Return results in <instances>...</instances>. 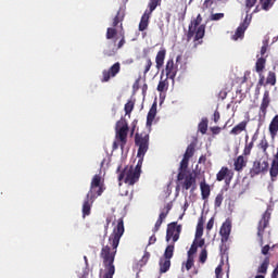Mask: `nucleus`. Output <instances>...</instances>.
<instances>
[{"instance_id":"1","label":"nucleus","mask_w":278,"mask_h":278,"mask_svg":"<svg viewBox=\"0 0 278 278\" xmlns=\"http://www.w3.org/2000/svg\"><path fill=\"white\" fill-rule=\"evenodd\" d=\"M113 225L114 228L109 237V243L106 245H102L100 252V257L103 260V266L106 270L103 278H114V274L116 273L114 260H116L121 238H123V233H125V222L123 220V217L114 222Z\"/></svg>"},{"instance_id":"2","label":"nucleus","mask_w":278,"mask_h":278,"mask_svg":"<svg viewBox=\"0 0 278 278\" xmlns=\"http://www.w3.org/2000/svg\"><path fill=\"white\" fill-rule=\"evenodd\" d=\"M104 190L103 184L101 182V175H94L90 184V189L83 203V218L90 216L92 204L103 194Z\"/></svg>"},{"instance_id":"3","label":"nucleus","mask_w":278,"mask_h":278,"mask_svg":"<svg viewBox=\"0 0 278 278\" xmlns=\"http://www.w3.org/2000/svg\"><path fill=\"white\" fill-rule=\"evenodd\" d=\"M190 159L186 156L182 157L177 175V181H180L182 190H190L194 192L197 190V176H193L192 173L188 172V164Z\"/></svg>"},{"instance_id":"4","label":"nucleus","mask_w":278,"mask_h":278,"mask_svg":"<svg viewBox=\"0 0 278 278\" xmlns=\"http://www.w3.org/2000/svg\"><path fill=\"white\" fill-rule=\"evenodd\" d=\"M203 23V16L198 14L195 18L191 20L187 33V39L192 40L194 38V42H199V40H203L205 37V24Z\"/></svg>"},{"instance_id":"5","label":"nucleus","mask_w":278,"mask_h":278,"mask_svg":"<svg viewBox=\"0 0 278 278\" xmlns=\"http://www.w3.org/2000/svg\"><path fill=\"white\" fill-rule=\"evenodd\" d=\"M140 174L134 169V166H126L118 175V182L124 180L127 186H134L138 184ZM123 184H119L122 186Z\"/></svg>"},{"instance_id":"6","label":"nucleus","mask_w":278,"mask_h":278,"mask_svg":"<svg viewBox=\"0 0 278 278\" xmlns=\"http://www.w3.org/2000/svg\"><path fill=\"white\" fill-rule=\"evenodd\" d=\"M127 134H129V125L127 124V121H117L115 127V138L117 142H119V147L122 150H124L125 144H127Z\"/></svg>"},{"instance_id":"7","label":"nucleus","mask_w":278,"mask_h":278,"mask_svg":"<svg viewBox=\"0 0 278 278\" xmlns=\"http://www.w3.org/2000/svg\"><path fill=\"white\" fill-rule=\"evenodd\" d=\"M123 21H125V11H123V9H119L113 18L112 27H109L106 29V40H114V38L118 36V30H116V27H118L119 24L121 29H123Z\"/></svg>"},{"instance_id":"8","label":"nucleus","mask_w":278,"mask_h":278,"mask_svg":"<svg viewBox=\"0 0 278 278\" xmlns=\"http://www.w3.org/2000/svg\"><path fill=\"white\" fill-rule=\"evenodd\" d=\"M149 134L147 131L136 132L135 144L138 147L137 157H144L149 151Z\"/></svg>"},{"instance_id":"9","label":"nucleus","mask_w":278,"mask_h":278,"mask_svg":"<svg viewBox=\"0 0 278 278\" xmlns=\"http://www.w3.org/2000/svg\"><path fill=\"white\" fill-rule=\"evenodd\" d=\"M268 168H270L268 160H255L250 168V177L253 178L257 177V175H264L265 173H268Z\"/></svg>"},{"instance_id":"10","label":"nucleus","mask_w":278,"mask_h":278,"mask_svg":"<svg viewBox=\"0 0 278 278\" xmlns=\"http://www.w3.org/2000/svg\"><path fill=\"white\" fill-rule=\"evenodd\" d=\"M268 225H270V211L267 210L262 215L257 225V238L261 247L264 245V232Z\"/></svg>"},{"instance_id":"11","label":"nucleus","mask_w":278,"mask_h":278,"mask_svg":"<svg viewBox=\"0 0 278 278\" xmlns=\"http://www.w3.org/2000/svg\"><path fill=\"white\" fill-rule=\"evenodd\" d=\"M277 84V74L273 71L268 72L267 77L264 76V74H258V83H257V88H256V93L260 94V88L264 86H276Z\"/></svg>"},{"instance_id":"12","label":"nucleus","mask_w":278,"mask_h":278,"mask_svg":"<svg viewBox=\"0 0 278 278\" xmlns=\"http://www.w3.org/2000/svg\"><path fill=\"white\" fill-rule=\"evenodd\" d=\"M179 236H181V225H178L177 222L169 223L166 230V242H170L172 238L173 242H177Z\"/></svg>"},{"instance_id":"13","label":"nucleus","mask_w":278,"mask_h":278,"mask_svg":"<svg viewBox=\"0 0 278 278\" xmlns=\"http://www.w3.org/2000/svg\"><path fill=\"white\" fill-rule=\"evenodd\" d=\"M164 72L167 79H172V81H175L177 73L179 72V66L177 65V63H175L174 59L167 60Z\"/></svg>"},{"instance_id":"14","label":"nucleus","mask_w":278,"mask_h":278,"mask_svg":"<svg viewBox=\"0 0 278 278\" xmlns=\"http://www.w3.org/2000/svg\"><path fill=\"white\" fill-rule=\"evenodd\" d=\"M121 73V63H114L109 70L102 71V84L110 81L111 77H116Z\"/></svg>"},{"instance_id":"15","label":"nucleus","mask_w":278,"mask_h":278,"mask_svg":"<svg viewBox=\"0 0 278 278\" xmlns=\"http://www.w3.org/2000/svg\"><path fill=\"white\" fill-rule=\"evenodd\" d=\"M219 236H222L223 244L229 241V236H231V220L226 219L225 223H223L219 229Z\"/></svg>"},{"instance_id":"16","label":"nucleus","mask_w":278,"mask_h":278,"mask_svg":"<svg viewBox=\"0 0 278 278\" xmlns=\"http://www.w3.org/2000/svg\"><path fill=\"white\" fill-rule=\"evenodd\" d=\"M270 105V91L265 90L263 94V99L260 106V116L266 118V114L268 112V106Z\"/></svg>"},{"instance_id":"17","label":"nucleus","mask_w":278,"mask_h":278,"mask_svg":"<svg viewBox=\"0 0 278 278\" xmlns=\"http://www.w3.org/2000/svg\"><path fill=\"white\" fill-rule=\"evenodd\" d=\"M121 40L118 41L117 46H116V39L113 40V45L114 48L111 50H104V55H106V58H112V55H116V51H118V49H123V47H125L126 45V40H125V33L121 34Z\"/></svg>"},{"instance_id":"18","label":"nucleus","mask_w":278,"mask_h":278,"mask_svg":"<svg viewBox=\"0 0 278 278\" xmlns=\"http://www.w3.org/2000/svg\"><path fill=\"white\" fill-rule=\"evenodd\" d=\"M249 25H251V18L249 20V14H247L243 23L240 24V26H238L232 38L235 40H238V38H242L244 36V33L247 31V29H249Z\"/></svg>"},{"instance_id":"19","label":"nucleus","mask_w":278,"mask_h":278,"mask_svg":"<svg viewBox=\"0 0 278 278\" xmlns=\"http://www.w3.org/2000/svg\"><path fill=\"white\" fill-rule=\"evenodd\" d=\"M247 164H249V157L245 156L244 154L239 155L233 163L235 170L237 173H242V170L247 168Z\"/></svg>"},{"instance_id":"20","label":"nucleus","mask_w":278,"mask_h":278,"mask_svg":"<svg viewBox=\"0 0 278 278\" xmlns=\"http://www.w3.org/2000/svg\"><path fill=\"white\" fill-rule=\"evenodd\" d=\"M230 175H231V170L229 169V167L223 166L220 170L216 174V181H225L226 179V184H227L228 181H231ZM227 177H229V179H227Z\"/></svg>"},{"instance_id":"21","label":"nucleus","mask_w":278,"mask_h":278,"mask_svg":"<svg viewBox=\"0 0 278 278\" xmlns=\"http://www.w3.org/2000/svg\"><path fill=\"white\" fill-rule=\"evenodd\" d=\"M164 60H166V50L165 48H161L155 56V64L159 71L164 66Z\"/></svg>"},{"instance_id":"22","label":"nucleus","mask_w":278,"mask_h":278,"mask_svg":"<svg viewBox=\"0 0 278 278\" xmlns=\"http://www.w3.org/2000/svg\"><path fill=\"white\" fill-rule=\"evenodd\" d=\"M200 190L203 201H207V199H210V194H212V189L210 188V185L205 182V180L200 182Z\"/></svg>"},{"instance_id":"23","label":"nucleus","mask_w":278,"mask_h":278,"mask_svg":"<svg viewBox=\"0 0 278 278\" xmlns=\"http://www.w3.org/2000/svg\"><path fill=\"white\" fill-rule=\"evenodd\" d=\"M156 115H157V104L153 103L147 115V127H151V125H153V121H155Z\"/></svg>"},{"instance_id":"24","label":"nucleus","mask_w":278,"mask_h":278,"mask_svg":"<svg viewBox=\"0 0 278 278\" xmlns=\"http://www.w3.org/2000/svg\"><path fill=\"white\" fill-rule=\"evenodd\" d=\"M247 125H249V122L243 121L239 124H237L231 130L230 136H240L242 131H247Z\"/></svg>"},{"instance_id":"25","label":"nucleus","mask_w":278,"mask_h":278,"mask_svg":"<svg viewBox=\"0 0 278 278\" xmlns=\"http://www.w3.org/2000/svg\"><path fill=\"white\" fill-rule=\"evenodd\" d=\"M149 18H151V14L149 10H146L139 23V31H144L149 27Z\"/></svg>"},{"instance_id":"26","label":"nucleus","mask_w":278,"mask_h":278,"mask_svg":"<svg viewBox=\"0 0 278 278\" xmlns=\"http://www.w3.org/2000/svg\"><path fill=\"white\" fill-rule=\"evenodd\" d=\"M257 149L258 151H262V153L268 157V147H270V144L268 143V139H266V137H263L260 142L257 143Z\"/></svg>"},{"instance_id":"27","label":"nucleus","mask_w":278,"mask_h":278,"mask_svg":"<svg viewBox=\"0 0 278 278\" xmlns=\"http://www.w3.org/2000/svg\"><path fill=\"white\" fill-rule=\"evenodd\" d=\"M278 134V115H275L269 123V135L275 138Z\"/></svg>"},{"instance_id":"28","label":"nucleus","mask_w":278,"mask_h":278,"mask_svg":"<svg viewBox=\"0 0 278 278\" xmlns=\"http://www.w3.org/2000/svg\"><path fill=\"white\" fill-rule=\"evenodd\" d=\"M269 175L271 178V181H277V177H278V160L274 159L271 162V166L269 168Z\"/></svg>"},{"instance_id":"29","label":"nucleus","mask_w":278,"mask_h":278,"mask_svg":"<svg viewBox=\"0 0 278 278\" xmlns=\"http://www.w3.org/2000/svg\"><path fill=\"white\" fill-rule=\"evenodd\" d=\"M159 266L160 274L164 275V273H168V270H170V261H168L167 258H160Z\"/></svg>"},{"instance_id":"30","label":"nucleus","mask_w":278,"mask_h":278,"mask_svg":"<svg viewBox=\"0 0 278 278\" xmlns=\"http://www.w3.org/2000/svg\"><path fill=\"white\" fill-rule=\"evenodd\" d=\"M265 68H266V58L261 56L256 60L255 71L256 73H258V75H262Z\"/></svg>"},{"instance_id":"31","label":"nucleus","mask_w":278,"mask_h":278,"mask_svg":"<svg viewBox=\"0 0 278 278\" xmlns=\"http://www.w3.org/2000/svg\"><path fill=\"white\" fill-rule=\"evenodd\" d=\"M166 216H168V213H164V212H162L159 215V218L154 225V228L152 229L153 233H157L160 231V227H162V223H164V220H166Z\"/></svg>"},{"instance_id":"32","label":"nucleus","mask_w":278,"mask_h":278,"mask_svg":"<svg viewBox=\"0 0 278 278\" xmlns=\"http://www.w3.org/2000/svg\"><path fill=\"white\" fill-rule=\"evenodd\" d=\"M268 266H270V257H265L261 266L257 268V273L266 275L268 273Z\"/></svg>"},{"instance_id":"33","label":"nucleus","mask_w":278,"mask_h":278,"mask_svg":"<svg viewBox=\"0 0 278 278\" xmlns=\"http://www.w3.org/2000/svg\"><path fill=\"white\" fill-rule=\"evenodd\" d=\"M173 255H175V244H169L166 247L163 257L170 262V260H173Z\"/></svg>"},{"instance_id":"34","label":"nucleus","mask_w":278,"mask_h":278,"mask_svg":"<svg viewBox=\"0 0 278 278\" xmlns=\"http://www.w3.org/2000/svg\"><path fill=\"white\" fill-rule=\"evenodd\" d=\"M157 92H166L168 90V77L159 81L156 87Z\"/></svg>"},{"instance_id":"35","label":"nucleus","mask_w":278,"mask_h":278,"mask_svg":"<svg viewBox=\"0 0 278 278\" xmlns=\"http://www.w3.org/2000/svg\"><path fill=\"white\" fill-rule=\"evenodd\" d=\"M204 224H205V222L203 220V217H201L198 222L197 229H195V240H198V238L203 237V225Z\"/></svg>"},{"instance_id":"36","label":"nucleus","mask_w":278,"mask_h":278,"mask_svg":"<svg viewBox=\"0 0 278 278\" xmlns=\"http://www.w3.org/2000/svg\"><path fill=\"white\" fill-rule=\"evenodd\" d=\"M162 3V0H150L149 4H148V14H153L154 10L157 8V5H160Z\"/></svg>"},{"instance_id":"37","label":"nucleus","mask_w":278,"mask_h":278,"mask_svg":"<svg viewBox=\"0 0 278 278\" xmlns=\"http://www.w3.org/2000/svg\"><path fill=\"white\" fill-rule=\"evenodd\" d=\"M253 147H255V143L251 141L245 142L242 155H244L245 157H249V155H251V151H253Z\"/></svg>"},{"instance_id":"38","label":"nucleus","mask_w":278,"mask_h":278,"mask_svg":"<svg viewBox=\"0 0 278 278\" xmlns=\"http://www.w3.org/2000/svg\"><path fill=\"white\" fill-rule=\"evenodd\" d=\"M193 155H194V143H190L186 149L184 157H187V160H190V157H192Z\"/></svg>"},{"instance_id":"39","label":"nucleus","mask_w":278,"mask_h":278,"mask_svg":"<svg viewBox=\"0 0 278 278\" xmlns=\"http://www.w3.org/2000/svg\"><path fill=\"white\" fill-rule=\"evenodd\" d=\"M198 129L203 135L207 134V118L201 121V123L198 126Z\"/></svg>"},{"instance_id":"40","label":"nucleus","mask_w":278,"mask_h":278,"mask_svg":"<svg viewBox=\"0 0 278 278\" xmlns=\"http://www.w3.org/2000/svg\"><path fill=\"white\" fill-rule=\"evenodd\" d=\"M151 66H153V61H151V58L146 59V64L143 66V75L147 76L149 71H151Z\"/></svg>"},{"instance_id":"41","label":"nucleus","mask_w":278,"mask_h":278,"mask_svg":"<svg viewBox=\"0 0 278 278\" xmlns=\"http://www.w3.org/2000/svg\"><path fill=\"white\" fill-rule=\"evenodd\" d=\"M225 193L220 191L215 198V207H220L223 205V200L225 199Z\"/></svg>"},{"instance_id":"42","label":"nucleus","mask_w":278,"mask_h":278,"mask_svg":"<svg viewBox=\"0 0 278 278\" xmlns=\"http://www.w3.org/2000/svg\"><path fill=\"white\" fill-rule=\"evenodd\" d=\"M260 3L263 8V10H270V8H273V0H260Z\"/></svg>"},{"instance_id":"43","label":"nucleus","mask_w":278,"mask_h":278,"mask_svg":"<svg viewBox=\"0 0 278 278\" xmlns=\"http://www.w3.org/2000/svg\"><path fill=\"white\" fill-rule=\"evenodd\" d=\"M198 245H197V240L193 241V243L191 244V248L188 251V257H194V254L198 251Z\"/></svg>"},{"instance_id":"44","label":"nucleus","mask_w":278,"mask_h":278,"mask_svg":"<svg viewBox=\"0 0 278 278\" xmlns=\"http://www.w3.org/2000/svg\"><path fill=\"white\" fill-rule=\"evenodd\" d=\"M138 157L139 160L134 170H136V173L140 175V173H142V162H144V156H138Z\"/></svg>"},{"instance_id":"45","label":"nucleus","mask_w":278,"mask_h":278,"mask_svg":"<svg viewBox=\"0 0 278 278\" xmlns=\"http://www.w3.org/2000/svg\"><path fill=\"white\" fill-rule=\"evenodd\" d=\"M257 3V0H245V12L249 14L251 12V8H253Z\"/></svg>"},{"instance_id":"46","label":"nucleus","mask_w":278,"mask_h":278,"mask_svg":"<svg viewBox=\"0 0 278 278\" xmlns=\"http://www.w3.org/2000/svg\"><path fill=\"white\" fill-rule=\"evenodd\" d=\"M124 110H125V114H131V112H134V102L132 101H128L125 106H124Z\"/></svg>"},{"instance_id":"47","label":"nucleus","mask_w":278,"mask_h":278,"mask_svg":"<svg viewBox=\"0 0 278 278\" xmlns=\"http://www.w3.org/2000/svg\"><path fill=\"white\" fill-rule=\"evenodd\" d=\"M199 260L201 264H205V262H207V250L203 249L201 251Z\"/></svg>"},{"instance_id":"48","label":"nucleus","mask_w":278,"mask_h":278,"mask_svg":"<svg viewBox=\"0 0 278 278\" xmlns=\"http://www.w3.org/2000/svg\"><path fill=\"white\" fill-rule=\"evenodd\" d=\"M222 18H225V13H213L210 16L211 21H220Z\"/></svg>"},{"instance_id":"49","label":"nucleus","mask_w":278,"mask_h":278,"mask_svg":"<svg viewBox=\"0 0 278 278\" xmlns=\"http://www.w3.org/2000/svg\"><path fill=\"white\" fill-rule=\"evenodd\" d=\"M194 266V256H188L186 263V270H190Z\"/></svg>"},{"instance_id":"50","label":"nucleus","mask_w":278,"mask_h":278,"mask_svg":"<svg viewBox=\"0 0 278 278\" xmlns=\"http://www.w3.org/2000/svg\"><path fill=\"white\" fill-rule=\"evenodd\" d=\"M266 51H268V39L263 40V46L261 48V55H266Z\"/></svg>"},{"instance_id":"51","label":"nucleus","mask_w":278,"mask_h":278,"mask_svg":"<svg viewBox=\"0 0 278 278\" xmlns=\"http://www.w3.org/2000/svg\"><path fill=\"white\" fill-rule=\"evenodd\" d=\"M215 277L216 278H223V265H218L215 268Z\"/></svg>"},{"instance_id":"52","label":"nucleus","mask_w":278,"mask_h":278,"mask_svg":"<svg viewBox=\"0 0 278 278\" xmlns=\"http://www.w3.org/2000/svg\"><path fill=\"white\" fill-rule=\"evenodd\" d=\"M215 0H204L203 2V8L204 10H210L214 5Z\"/></svg>"},{"instance_id":"53","label":"nucleus","mask_w":278,"mask_h":278,"mask_svg":"<svg viewBox=\"0 0 278 278\" xmlns=\"http://www.w3.org/2000/svg\"><path fill=\"white\" fill-rule=\"evenodd\" d=\"M213 136H218V134H220V131H223V128H220L219 126H214L210 128Z\"/></svg>"},{"instance_id":"54","label":"nucleus","mask_w":278,"mask_h":278,"mask_svg":"<svg viewBox=\"0 0 278 278\" xmlns=\"http://www.w3.org/2000/svg\"><path fill=\"white\" fill-rule=\"evenodd\" d=\"M214 229V217H212L206 224V231H212Z\"/></svg>"},{"instance_id":"55","label":"nucleus","mask_w":278,"mask_h":278,"mask_svg":"<svg viewBox=\"0 0 278 278\" xmlns=\"http://www.w3.org/2000/svg\"><path fill=\"white\" fill-rule=\"evenodd\" d=\"M213 121H214V123H218V121H220V112H218V111L214 112Z\"/></svg>"},{"instance_id":"56","label":"nucleus","mask_w":278,"mask_h":278,"mask_svg":"<svg viewBox=\"0 0 278 278\" xmlns=\"http://www.w3.org/2000/svg\"><path fill=\"white\" fill-rule=\"evenodd\" d=\"M268 251H270V245H265L262 248V254L263 255H268Z\"/></svg>"},{"instance_id":"57","label":"nucleus","mask_w":278,"mask_h":278,"mask_svg":"<svg viewBox=\"0 0 278 278\" xmlns=\"http://www.w3.org/2000/svg\"><path fill=\"white\" fill-rule=\"evenodd\" d=\"M251 75L250 72H247L244 76L242 77L241 84H247L249 81V76Z\"/></svg>"},{"instance_id":"58","label":"nucleus","mask_w":278,"mask_h":278,"mask_svg":"<svg viewBox=\"0 0 278 278\" xmlns=\"http://www.w3.org/2000/svg\"><path fill=\"white\" fill-rule=\"evenodd\" d=\"M206 162H207V156L201 155V156L199 157V164H205Z\"/></svg>"},{"instance_id":"59","label":"nucleus","mask_w":278,"mask_h":278,"mask_svg":"<svg viewBox=\"0 0 278 278\" xmlns=\"http://www.w3.org/2000/svg\"><path fill=\"white\" fill-rule=\"evenodd\" d=\"M155 242H157V238L155 237V235H152L149 239V244H155Z\"/></svg>"},{"instance_id":"60","label":"nucleus","mask_w":278,"mask_h":278,"mask_svg":"<svg viewBox=\"0 0 278 278\" xmlns=\"http://www.w3.org/2000/svg\"><path fill=\"white\" fill-rule=\"evenodd\" d=\"M195 243H197V247L199 248H202L205 245V239H200L199 241L195 240Z\"/></svg>"},{"instance_id":"61","label":"nucleus","mask_w":278,"mask_h":278,"mask_svg":"<svg viewBox=\"0 0 278 278\" xmlns=\"http://www.w3.org/2000/svg\"><path fill=\"white\" fill-rule=\"evenodd\" d=\"M270 278H278V268L275 267L271 275H270Z\"/></svg>"},{"instance_id":"62","label":"nucleus","mask_w":278,"mask_h":278,"mask_svg":"<svg viewBox=\"0 0 278 278\" xmlns=\"http://www.w3.org/2000/svg\"><path fill=\"white\" fill-rule=\"evenodd\" d=\"M257 138H258V135L257 132H255L253 136H252V139L250 142H252V144H255V142L257 141Z\"/></svg>"},{"instance_id":"63","label":"nucleus","mask_w":278,"mask_h":278,"mask_svg":"<svg viewBox=\"0 0 278 278\" xmlns=\"http://www.w3.org/2000/svg\"><path fill=\"white\" fill-rule=\"evenodd\" d=\"M173 208V206H170V204L166 205V211L164 212V214H167L170 212V210Z\"/></svg>"},{"instance_id":"64","label":"nucleus","mask_w":278,"mask_h":278,"mask_svg":"<svg viewBox=\"0 0 278 278\" xmlns=\"http://www.w3.org/2000/svg\"><path fill=\"white\" fill-rule=\"evenodd\" d=\"M113 149H114V150L118 149V141H114V142H113Z\"/></svg>"}]
</instances>
